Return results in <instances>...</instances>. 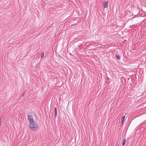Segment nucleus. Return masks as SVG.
I'll return each instance as SVG.
<instances>
[{"instance_id":"1","label":"nucleus","mask_w":146,"mask_h":146,"mask_svg":"<svg viewBox=\"0 0 146 146\" xmlns=\"http://www.w3.org/2000/svg\"><path fill=\"white\" fill-rule=\"evenodd\" d=\"M30 129L33 131H36L38 130L39 127V125L37 123L35 122L33 123L29 124Z\"/></svg>"},{"instance_id":"2","label":"nucleus","mask_w":146,"mask_h":146,"mask_svg":"<svg viewBox=\"0 0 146 146\" xmlns=\"http://www.w3.org/2000/svg\"><path fill=\"white\" fill-rule=\"evenodd\" d=\"M27 118L29 121V124L34 122L33 117L32 115H28L27 116Z\"/></svg>"},{"instance_id":"3","label":"nucleus","mask_w":146,"mask_h":146,"mask_svg":"<svg viewBox=\"0 0 146 146\" xmlns=\"http://www.w3.org/2000/svg\"><path fill=\"white\" fill-rule=\"evenodd\" d=\"M108 1H106L105 3L103 4V7L104 8H106L108 7Z\"/></svg>"},{"instance_id":"4","label":"nucleus","mask_w":146,"mask_h":146,"mask_svg":"<svg viewBox=\"0 0 146 146\" xmlns=\"http://www.w3.org/2000/svg\"><path fill=\"white\" fill-rule=\"evenodd\" d=\"M57 109L55 107L54 108V115L55 117V118H56L57 115Z\"/></svg>"},{"instance_id":"5","label":"nucleus","mask_w":146,"mask_h":146,"mask_svg":"<svg viewBox=\"0 0 146 146\" xmlns=\"http://www.w3.org/2000/svg\"><path fill=\"white\" fill-rule=\"evenodd\" d=\"M115 57L116 58L119 60L120 59V57L118 55H115Z\"/></svg>"},{"instance_id":"6","label":"nucleus","mask_w":146,"mask_h":146,"mask_svg":"<svg viewBox=\"0 0 146 146\" xmlns=\"http://www.w3.org/2000/svg\"><path fill=\"white\" fill-rule=\"evenodd\" d=\"M125 142H126V139H125V138L123 139V143H122L123 146L125 145Z\"/></svg>"},{"instance_id":"7","label":"nucleus","mask_w":146,"mask_h":146,"mask_svg":"<svg viewBox=\"0 0 146 146\" xmlns=\"http://www.w3.org/2000/svg\"><path fill=\"white\" fill-rule=\"evenodd\" d=\"M125 117V115H124L121 118V120L124 121Z\"/></svg>"},{"instance_id":"8","label":"nucleus","mask_w":146,"mask_h":146,"mask_svg":"<svg viewBox=\"0 0 146 146\" xmlns=\"http://www.w3.org/2000/svg\"><path fill=\"white\" fill-rule=\"evenodd\" d=\"M44 52H42L41 53V58H42L44 57Z\"/></svg>"},{"instance_id":"9","label":"nucleus","mask_w":146,"mask_h":146,"mask_svg":"<svg viewBox=\"0 0 146 146\" xmlns=\"http://www.w3.org/2000/svg\"><path fill=\"white\" fill-rule=\"evenodd\" d=\"M25 94V93H22V95L21 96L22 97H23L24 96Z\"/></svg>"},{"instance_id":"10","label":"nucleus","mask_w":146,"mask_h":146,"mask_svg":"<svg viewBox=\"0 0 146 146\" xmlns=\"http://www.w3.org/2000/svg\"><path fill=\"white\" fill-rule=\"evenodd\" d=\"M1 117H0V125H1Z\"/></svg>"},{"instance_id":"11","label":"nucleus","mask_w":146,"mask_h":146,"mask_svg":"<svg viewBox=\"0 0 146 146\" xmlns=\"http://www.w3.org/2000/svg\"><path fill=\"white\" fill-rule=\"evenodd\" d=\"M124 121L121 120V124H122L121 126L123 125V123H124Z\"/></svg>"},{"instance_id":"12","label":"nucleus","mask_w":146,"mask_h":146,"mask_svg":"<svg viewBox=\"0 0 146 146\" xmlns=\"http://www.w3.org/2000/svg\"><path fill=\"white\" fill-rule=\"evenodd\" d=\"M144 8L145 9H146V7H144Z\"/></svg>"},{"instance_id":"13","label":"nucleus","mask_w":146,"mask_h":146,"mask_svg":"<svg viewBox=\"0 0 146 146\" xmlns=\"http://www.w3.org/2000/svg\"><path fill=\"white\" fill-rule=\"evenodd\" d=\"M137 132H138V131H137L136 132V133H137Z\"/></svg>"},{"instance_id":"14","label":"nucleus","mask_w":146,"mask_h":146,"mask_svg":"<svg viewBox=\"0 0 146 146\" xmlns=\"http://www.w3.org/2000/svg\"><path fill=\"white\" fill-rule=\"evenodd\" d=\"M118 146H119V145H118Z\"/></svg>"}]
</instances>
